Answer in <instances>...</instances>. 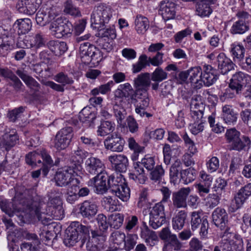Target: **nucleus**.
Instances as JSON below:
<instances>
[{
	"mask_svg": "<svg viewBox=\"0 0 251 251\" xmlns=\"http://www.w3.org/2000/svg\"><path fill=\"white\" fill-rule=\"evenodd\" d=\"M18 219L20 224L39 221L45 226H50V229L52 227L55 228V226L50 225L52 223L51 221L53 219L50 214L40 212V208L39 205L33 203L28 205L24 215L18 216ZM57 227L60 228V226L56 227V228Z\"/></svg>",
	"mask_w": 251,
	"mask_h": 251,
	"instance_id": "1",
	"label": "nucleus"
},
{
	"mask_svg": "<svg viewBox=\"0 0 251 251\" xmlns=\"http://www.w3.org/2000/svg\"><path fill=\"white\" fill-rule=\"evenodd\" d=\"M2 221L7 230L8 235H36L34 234H30L27 231L24 230L23 229H18L10 218L4 217L2 218Z\"/></svg>",
	"mask_w": 251,
	"mask_h": 251,
	"instance_id": "28",
	"label": "nucleus"
},
{
	"mask_svg": "<svg viewBox=\"0 0 251 251\" xmlns=\"http://www.w3.org/2000/svg\"><path fill=\"white\" fill-rule=\"evenodd\" d=\"M162 240L165 242L163 251H172L178 250L181 247V244L176 238V236H160Z\"/></svg>",
	"mask_w": 251,
	"mask_h": 251,
	"instance_id": "34",
	"label": "nucleus"
},
{
	"mask_svg": "<svg viewBox=\"0 0 251 251\" xmlns=\"http://www.w3.org/2000/svg\"><path fill=\"white\" fill-rule=\"evenodd\" d=\"M148 89H135L134 94L132 96L131 99L137 103L135 111L137 114L141 117L150 118L152 115L146 111L149 106L150 99L149 98Z\"/></svg>",
	"mask_w": 251,
	"mask_h": 251,
	"instance_id": "4",
	"label": "nucleus"
},
{
	"mask_svg": "<svg viewBox=\"0 0 251 251\" xmlns=\"http://www.w3.org/2000/svg\"><path fill=\"white\" fill-rule=\"evenodd\" d=\"M149 223L152 228L155 229L161 226L166 221L164 206L162 202L156 203L150 208Z\"/></svg>",
	"mask_w": 251,
	"mask_h": 251,
	"instance_id": "8",
	"label": "nucleus"
},
{
	"mask_svg": "<svg viewBox=\"0 0 251 251\" xmlns=\"http://www.w3.org/2000/svg\"><path fill=\"white\" fill-rule=\"evenodd\" d=\"M54 79L55 81L62 84L63 86L68 85H70L74 83V80L72 77L63 72H60L54 76Z\"/></svg>",
	"mask_w": 251,
	"mask_h": 251,
	"instance_id": "58",
	"label": "nucleus"
},
{
	"mask_svg": "<svg viewBox=\"0 0 251 251\" xmlns=\"http://www.w3.org/2000/svg\"><path fill=\"white\" fill-rule=\"evenodd\" d=\"M238 20L234 22L230 29L233 34H242L249 30L251 15L246 11L239 10L236 14Z\"/></svg>",
	"mask_w": 251,
	"mask_h": 251,
	"instance_id": "7",
	"label": "nucleus"
},
{
	"mask_svg": "<svg viewBox=\"0 0 251 251\" xmlns=\"http://www.w3.org/2000/svg\"><path fill=\"white\" fill-rule=\"evenodd\" d=\"M30 237L32 242L30 243L23 244L21 247L22 251H40L41 243L38 236H30Z\"/></svg>",
	"mask_w": 251,
	"mask_h": 251,
	"instance_id": "48",
	"label": "nucleus"
},
{
	"mask_svg": "<svg viewBox=\"0 0 251 251\" xmlns=\"http://www.w3.org/2000/svg\"><path fill=\"white\" fill-rule=\"evenodd\" d=\"M239 241L238 249L236 251H244L242 240ZM235 242L233 240L230 239L229 238L223 239L219 245L214 248V251H221V250L222 251H235Z\"/></svg>",
	"mask_w": 251,
	"mask_h": 251,
	"instance_id": "25",
	"label": "nucleus"
},
{
	"mask_svg": "<svg viewBox=\"0 0 251 251\" xmlns=\"http://www.w3.org/2000/svg\"><path fill=\"white\" fill-rule=\"evenodd\" d=\"M108 176L106 172L102 173L90 179L88 182V185L95 188L94 191L97 194H103L109 189L108 186Z\"/></svg>",
	"mask_w": 251,
	"mask_h": 251,
	"instance_id": "10",
	"label": "nucleus"
},
{
	"mask_svg": "<svg viewBox=\"0 0 251 251\" xmlns=\"http://www.w3.org/2000/svg\"><path fill=\"white\" fill-rule=\"evenodd\" d=\"M212 216L214 224L217 227H220L221 230H224L228 218L226 210L223 208L218 207L213 212Z\"/></svg>",
	"mask_w": 251,
	"mask_h": 251,
	"instance_id": "24",
	"label": "nucleus"
},
{
	"mask_svg": "<svg viewBox=\"0 0 251 251\" xmlns=\"http://www.w3.org/2000/svg\"><path fill=\"white\" fill-rule=\"evenodd\" d=\"M98 30H99V36L102 38L105 37L111 40H113L116 37V30L114 26L109 28H102V27H101L98 29Z\"/></svg>",
	"mask_w": 251,
	"mask_h": 251,
	"instance_id": "59",
	"label": "nucleus"
},
{
	"mask_svg": "<svg viewBox=\"0 0 251 251\" xmlns=\"http://www.w3.org/2000/svg\"><path fill=\"white\" fill-rule=\"evenodd\" d=\"M150 171V177L151 180L158 183L162 181L165 175V171L161 165H156Z\"/></svg>",
	"mask_w": 251,
	"mask_h": 251,
	"instance_id": "50",
	"label": "nucleus"
},
{
	"mask_svg": "<svg viewBox=\"0 0 251 251\" xmlns=\"http://www.w3.org/2000/svg\"><path fill=\"white\" fill-rule=\"evenodd\" d=\"M85 168L87 172L92 175H98L105 172L104 165L99 158L90 157L85 161Z\"/></svg>",
	"mask_w": 251,
	"mask_h": 251,
	"instance_id": "17",
	"label": "nucleus"
},
{
	"mask_svg": "<svg viewBox=\"0 0 251 251\" xmlns=\"http://www.w3.org/2000/svg\"><path fill=\"white\" fill-rule=\"evenodd\" d=\"M117 188L118 190L112 191L110 192L123 201H127L130 198V189L126 184H125Z\"/></svg>",
	"mask_w": 251,
	"mask_h": 251,
	"instance_id": "47",
	"label": "nucleus"
},
{
	"mask_svg": "<svg viewBox=\"0 0 251 251\" xmlns=\"http://www.w3.org/2000/svg\"><path fill=\"white\" fill-rule=\"evenodd\" d=\"M196 14L201 18L208 17L212 12V10L208 4L205 3L201 0H196Z\"/></svg>",
	"mask_w": 251,
	"mask_h": 251,
	"instance_id": "40",
	"label": "nucleus"
},
{
	"mask_svg": "<svg viewBox=\"0 0 251 251\" xmlns=\"http://www.w3.org/2000/svg\"><path fill=\"white\" fill-rule=\"evenodd\" d=\"M182 163L178 159L176 160L170 168V178L171 183L174 184L177 183L179 180V175L181 176L182 171Z\"/></svg>",
	"mask_w": 251,
	"mask_h": 251,
	"instance_id": "37",
	"label": "nucleus"
},
{
	"mask_svg": "<svg viewBox=\"0 0 251 251\" xmlns=\"http://www.w3.org/2000/svg\"><path fill=\"white\" fill-rule=\"evenodd\" d=\"M182 139L184 141L185 146L187 148L190 154L194 155L197 151V149L194 141L185 133L182 136Z\"/></svg>",
	"mask_w": 251,
	"mask_h": 251,
	"instance_id": "61",
	"label": "nucleus"
},
{
	"mask_svg": "<svg viewBox=\"0 0 251 251\" xmlns=\"http://www.w3.org/2000/svg\"><path fill=\"white\" fill-rule=\"evenodd\" d=\"M226 142L229 144L230 151L241 152L245 151L247 148H250L251 141L250 138L242 135L235 128L227 129L225 134Z\"/></svg>",
	"mask_w": 251,
	"mask_h": 251,
	"instance_id": "2",
	"label": "nucleus"
},
{
	"mask_svg": "<svg viewBox=\"0 0 251 251\" xmlns=\"http://www.w3.org/2000/svg\"><path fill=\"white\" fill-rule=\"evenodd\" d=\"M25 162L27 164L34 167L37 165V164H41L40 152L37 151H32L29 152L25 156Z\"/></svg>",
	"mask_w": 251,
	"mask_h": 251,
	"instance_id": "53",
	"label": "nucleus"
},
{
	"mask_svg": "<svg viewBox=\"0 0 251 251\" xmlns=\"http://www.w3.org/2000/svg\"><path fill=\"white\" fill-rule=\"evenodd\" d=\"M47 46L50 50L57 56H61L68 50L66 43L59 41H50L48 43Z\"/></svg>",
	"mask_w": 251,
	"mask_h": 251,
	"instance_id": "30",
	"label": "nucleus"
},
{
	"mask_svg": "<svg viewBox=\"0 0 251 251\" xmlns=\"http://www.w3.org/2000/svg\"><path fill=\"white\" fill-rule=\"evenodd\" d=\"M125 102L119 100L113 101V112L116 118L117 123L120 126H124V121L126 116L127 112L123 106Z\"/></svg>",
	"mask_w": 251,
	"mask_h": 251,
	"instance_id": "23",
	"label": "nucleus"
},
{
	"mask_svg": "<svg viewBox=\"0 0 251 251\" xmlns=\"http://www.w3.org/2000/svg\"><path fill=\"white\" fill-rule=\"evenodd\" d=\"M149 21L147 18L138 15L135 20V29L139 34H144L149 27Z\"/></svg>",
	"mask_w": 251,
	"mask_h": 251,
	"instance_id": "41",
	"label": "nucleus"
},
{
	"mask_svg": "<svg viewBox=\"0 0 251 251\" xmlns=\"http://www.w3.org/2000/svg\"><path fill=\"white\" fill-rule=\"evenodd\" d=\"M18 140V136L16 132L12 131L9 133H5L2 135L0 145L5 150H8L14 146Z\"/></svg>",
	"mask_w": 251,
	"mask_h": 251,
	"instance_id": "35",
	"label": "nucleus"
},
{
	"mask_svg": "<svg viewBox=\"0 0 251 251\" xmlns=\"http://www.w3.org/2000/svg\"><path fill=\"white\" fill-rule=\"evenodd\" d=\"M71 171L68 172L66 168L58 170L55 176L54 179L56 184L60 187H64L68 185L71 182H77L76 178H74L71 176Z\"/></svg>",
	"mask_w": 251,
	"mask_h": 251,
	"instance_id": "21",
	"label": "nucleus"
},
{
	"mask_svg": "<svg viewBox=\"0 0 251 251\" xmlns=\"http://www.w3.org/2000/svg\"><path fill=\"white\" fill-rule=\"evenodd\" d=\"M108 160L117 172L125 173L128 167V160L123 154H115L108 157Z\"/></svg>",
	"mask_w": 251,
	"mask_h": 251,
	"instance_id": "16",
	"label": "nucleus"
},
{
	"mask_svg": "<svg viewBox=\"0 0 251 251\" xmlns=\"http://www.w3.org/2000/svg\"><path fill=\"white\" fill-rule=\"evenodd\" d=\"M236 95L235 90L232 89L228 86V88L219 93V99L220 101L222 102H227L235 98Z\"/></svg>",
	"mask_w": 251,
	"mask_h": 251,
	"instance_id": "57",
	"label": "nucleus"
},
{
	"mask_svg": "<svg viewBox=\"0 0 251 251\" xmlns=\"http://www.w3.org/2000/svg\"><path fill=\"white\" fill-rule=\"evenodd\" d=\"M251 196V183L242 187L234 195V201L235 205L232 208L231 212H234L240 208L246 201Z\"/></svg>",
	"mask_w": 251,
	"mask_h": 251,
	"instance_id": "13",
	"label": "nucleus"
},
{
	"mask_svg": "<svg viewBox=\"0 0 251 251\" xmlns=\"http://www.w3.org/2000/svg\"><path fill=\"white\" fill-rule=\"evenodd\" d=\"M125 141L120 135L112 134L106 137L104 141L105 149L114 152L123 151Z\"/></svg>",
	"mask_w": 251,
	"mask_h": 251,
	"instance_id": "14",
	"label": "nucleus"
},
{
	"mask_svg": "<svg viewBox=\"0 0 251 251\" xmlns=\"http://www.w3.org/2000/svg\"><path fill=\"white\" fill-rule=\"evenodd\" d=\"M123 177V176L121 174L116 177L112 175L108 176V186L110 192L117 190V188L126 184L125 179Z\"/></svg>",
	"mask_w": 251,
	"mask_h": 251,
	"instance_id": "44",
	"label": "nucleus"
},
{
	"mask_svg": "<svg viewBox=\"0 0 251 251\" xmlns=\"http://www.w3.org/2000/svg\"><path fill=\"white\" fill-rule=\"evenodd\" d=\"M112 17V10L110 6L104 3L95 6L91 16V26L99 29L108 24Z\"/></svg>",
	"mask_w": 251,
	"mask_h": 251,
	"instance_id": "3",
	"label": "nucleus"
},
{
	"mask_svg": "<svg viewBox=\"0 0 251 251\" xmlns=\"http://www.w3.org/2000/svg\"><path fill=\"white\" fill-rule=\"evenodd\" d=\"M49 30L52 36L57 38H61L72 33L73 25L66 19L56 17L51 22Z\"/></svg>",
	"mask_w": 251,
	"mask_h": 251,
	"instance_id": "5",
	"label": "nucleus"
},
{
	"mask_svg": "<svg viewBox=\"0 0 251 251\" xmlns=\"http://www.w3.org/2000/svg\"><path fill=\"white\" fill-rule=\"evenodd\" d=\"M168 74L162 68L158 67L151 75V79L155 82H160L167 78Z\"/></svg>",
	"mask_w": 251,
	"mask_h": 251,
	"instance_id": "56",
	"label": "nucleus"
},
{
	"mask_svg": "<svg viewBox=\"0 0 251 251\" xmlns=\"http://www.w3.org/2000/svg\"><path fill=\"white\" fill-rule=\"evenodd\" d=\"M64 12L75 17L81 16L79 8L74 4L72 0H66L64 3Z\"/></svg>",
	"mask_w": 251,
	"mask_h": 251,
	"instance_id": "49",
	"label": "nucleus"
},
{
	"mask_svg": "<svg viewBox=\"0 0 251 251\" xmlns=\"http://www.w3.org/2000/svg\"><path fill=\"white\" fill-rule=\"evenodd\" d=\"M151 85V75L149 73L139 75L134 80V86L135 89H148Z\"/></svg>",
	"mask_w": 251,
	"mask_h": 251,
	"instance_id": "33",
	"label": "nucleus"
},
{
	"mask_svg": "<svg viewBox=\"0 0 251 251\" xmlns=\"http://www.w3.org/2000/svg\"><path fill=\"white\" fill-rule=\"evenodd\" d=\"M135 173H129V178L137 183L144 184L148 179L147 175L145 173L143 168H140L138 164H133Z\"/></svg>",
	"mask_w": 251,
	"mask_h": 251,
	"instance_id": "36",
	"label": "nucleus"
},
{
	"mask_svg": "<svg viewBox=\"0 0 251 251\" xmlns=\"http://www.w3.org/2000/svg\"><path fill=\"white\" fill-rule=\"evenodd\" d=\"M54 147L58 150H64L66 149L70 144L69 141L66 140L65 138L56 134L54 139Z\"/></svg>",
	"mask_w": 251,
	"mask_h": 251,
	"instance_id": "63",
	"label": "nucleus"
},
{
	"mask_svg": "<svg viewBox=\"0 0 251 251\" xmlns=\"http://www.w3.org/2000/svg\"><path fill=\"white\" fill-rule=\"evenodd\" d=\"M229 51L233 61L239 65L244 60L245 49L242 45L234 43L230 45Z\"/></svg>",
	"mask_w": 251,
	"mask_h": 251,
	"instance_id": "29",
	"label": "nucleus"
},
{
	"mask_svg": "<svg viewBox=\"0 0 251 251\" xmlns=\"http://www.w3.org/2000/svg\"><path fill=\"white\" fill-rule=\"evenodd\" d=\"M148 56L146 54L141 55L136 63L132 65V72L137 73L147 66H150L148 63Z\"/></svg>",
	"mask_w": 251,
	"mask_h": 251,
	"instance_id": "55",
	"label": "nucleus"
},
{
	"mask_svg": "<svg viewBox=\"0 0 251 251\" xmlns=\"http://www.w3.org/2000/svg\"><path fill=\"white\" fill-rule=\"evenodd\" d=\"M16 73L30 88L35 90H38L39 88V83L33 77L28 75L25 71L18 69L16 71Z\"/></svg>",
	"mask_w": 251,
	"mask_h": 251,
	"instance_id": "42",
	"label": "nucleus"
},
{
	"mask_svg": "<svg viewBox=\"0 0 251 251\" xmlns=\"http://www.w3.org/2000/svg\"><path fill=\"white\" fill-rule=\"evenodd\" d=\"M159 12L164 20L173 19L176 14V4L169 0L162 1L160 4Z\"/></svg>",
	"mask_w": 251,
	"mask_h": 251,
	"instance_id": "19",
	"label": "nucleus"
},
{
	"mask_svg": "<svg viewBox=\"0 0 251 251\" xmlns=\"http://www.w3.org/2000/svg\"><path fill=\"white\" fill-rule=\"evenodd\" d=\"M40 155L41 158L43 159V162L41 163L43 165L42 168V173L44 176H46L50 168L53 166V161L50 155L45 149L40 151Z\"/></svg>",
	"mask_w": 251,
	"mask_h": 251,
	"instance_id": "38",
	"label": "nucleus"
},
{
	"mask_svg": "<svg viewBox=\"0 0 251 251\" xmlns=\"http://www.w3.org/2000/svg\"><path fill=\"white\" fill-rule=\"evenodd\" d=\"M109 220L111 226L117 229L122 226L124 221V216L120 213L112 214Z\"/></svg>",
	"mask_w": 251,
	"mask_h": 251,
	"instance_id": "64",
	"label": "nucleus"
},
{
	"mask_svg": "<svg viewBox=\"0 0 251 251\" xmlns=\"http://www.w3.org/2000/svg\"><path fill=\"white\" fill-rule=\"evenodd\" d=\"M132 91L133 88L129 83L121 84L115 92L114 99L125 102L124 98H128Z\"/></svg>",
	"mask_w": 251,
	"mask_h": 251,
	"instance_id": "31",
	"label": "nucleus"
},
{
	"mask_svg": "<svg viewBox=\"0 0 251 251\" xmlns=\"http://www.w3.org/2000/svg\"><path fill=\"white\" fill-rule=\"evenodd\" d=\"M189 79L192 83L195 84L197 89H200L202 86L201 81L202 70L200 67H191L188 70Z\"/></svg>",
	"mask_w": 251,
	"mask_h": 251,
	"instance_id": "32",
	"label": "nucleus"
},
{
	"mask_svg": "<svg viewBox=\"0 0 251 251\" xmlns=\"http://www.w3.org/2000/svg\"><path fill=\"white\" fill-rule=\"evenodd\" d=\"M99 235L97 231L90 226L83 225L78 222H73L65 230L67 235Z\"/></svg>",
	"mask_w": 251,
	"mask_h": 251,
	"instance_id": "11",
	"label": "nucleus"
},
{
	"mask_svg": "<svg viewBox=\"0 0 251 251\" xmlns=\"http://www.w3.org/2000/svg\"><path fill=\"white\" fill-rule=\"evenodd\" d=\"M14 25L18 28L19 34H25L31 28V21L28 18L18 19L15 23Z\"/></svg>",
	"mask_w": 251,
	"mask_h": 251,
	"instance_id": "43",
	"label": "nucleus"
},
{
	"mask_svg": "<svg viewBox=\"0 0 251 251\" xmlns=\"http://www.w3.org/2000/svg\"><path fill=\"white\" fill-rule=\"evenodd\" d=\"M42 0H20L16 4L18 11L23 14L31 15L42 3Z\"/></svg>",
	"mask_w": 251,
	"mask_h": 251,
	"instance_id": "15",
	"label": "nucleus"
},
{
	"mask_svg": "<svg viewBox=\"0 0 251 251\" xmlns=\"http://www.w3.org/2000/svg\"><path fill=\"white\" fill-rule=\"evenodd\" d=\"M187 217V213L184 210H180L176 213L172 220L173 228L178 230L181 229L184 225Z\"/></svg>",
	"mask_w": 251,
	"mask_h": 251,
	"instance_id": "39",
	"label": "nucleus"
},
{
	"mask_svg": "<svg viewBox=\"0 0 251 251\" xmlns=\"http://www.w3.org/2000/svg\"><path fill=\"white\" fill-rule=\"evenodd\" d=\"M218 78L216 69L210 65H204L201 79L202 84L206 86H210L216 82Z\"/></svg>",
	"mask_w": 251,
	"mask_h": 251,
	"instance_id": "20",
	"label": "nucleus"
},
{
	"mask_svg": "<svg viewBox=\"0 0 251 251\" xmlns=\"http://www.w3.org/2000/svg\"><path fill=\"white\" fill-rule=\"evenodd\" d=\"M98 207L94 202L85 201L79 208V213L83 217L90 218L96 214Z\"/></svg>",
	"mask_w": 251,
	"mask_h": 251,
	"instance_id": "27",
	"label": "nucleus"
},
{
	"mask_svg": "<svg viewBox=\"0 0 251 251\" xmlns=\"http://www.w3.org/2000/svg\"><path fill=\"white\" fill-rule=\"evenodd\" d=\"M49 201L48 205L50 208L57 206H62V201L60 198V194L56 191H51L48 195Z\"/></svg>",
	"mask_w": 251,
	"mask_h": 251,
	"instance_id": "46",
	"label": "nucleus"
},
{
	"mask_svg": "<svg viewBox=\"0 0 251 251\" xmlns=\"http://www.w3.org/2000/svg\"><path fill=\"white\" fill-rule=\"evenodd\" d=\"M127 142L129 148L133 151L131 158L133 161L136 160L138 158L139 153L144 152L145 148L139 145L133 137L128 138Z\"/></svg>",
	"mask_w": 251,
	"mask_h": 251,
	"instance_id": "45",
	"label": "nucleus"
},
{
	"mask_svg": "<svg viewBox=\"0 0 251 251\" xmlns=\"http://www.w3.org/2000/svg\"><path fill=\"white\" fill-rule=\"evenodd\" d=\"M99 54V50L89 42H84L80 45L79 55L82 62L84 64L96 61Z\"/></svg>",
	"mask_w": 251,
	"mask_h": 251,
	"instance_id": "9",
	"label": "nucleus"
},
{
	"mask_svg": "<svg viewBox=\"0 0 251 251\" xmlns=\"http://www.w3.org/2000/svg\"><path fill=\"white\" fill-rule=\"evenodd\" d=\"M218 68L221 73L226 75L229 72L234 70L235 64L229 58L226 56L224 53H220L217 57Z\"/></svg>",
	"mask_w": 251,
	"mask_h": 251,
	"instance_id": "22",
	"label": "nucleus"
},
{
	"mask_svg": "<svg viewBox=\"0 0 251 251\" xmlns=\"http://www.w3.org/2000/svg\"><path fill=\"white\" fill-rule=\"evenodd\" d=\"M133 164H138L140 168H143L144 167L148 171H150L154 168L155 161L154 157L147 155L141 159V161L137 162Z\"/></svg>",
	"mask_w": 251,
	"mask_h": 251,
	"instance_id": "52",
	"label": "nucleus"
},
{
	"mask_svg": "<svg viewBox=\"0 0 251 251\" xmlns=\"http://www.w3.org/2000/svg\"><path fill=\"white\" fill-rule=\"evenodd\" d=\"M205 205L212 209L216 207L220 202V198L218 194H210L206 199Z\"/></svg>",
	"mask_w": 251,
	"mask_h": 251,
	"instance_id": "62",
	"label": "nucleus"
},
{
	"mask_svg": "<svg viewBox=\"0 0 251 251\" xmlns=\"http://www.w3.org/2000/svg\"><path fill=\"white\" fill-rule=\"evenodd\" d=\"M52 1H48L45 6L36 13V21L38 25L43 26L53 20L58 15L57 8L52 4Z\"/></svg>",
	"mask_w": 251,
	"mask_h": 251,
	"instance_id": "6",
	"label": "nucleus"
},
{
	"mask_svg": "<svg viewBox=\"0 0 251 251\" xmlns=\"http://www.w3.org/2000/svg\"><path fill=\"white\" fill-rule=\"evenodd\" d=\"M237 115L231 105L225 104L223 106L221 116L226 123L234 124L237 121Z\"/></svg>",
	"mask_w": 251,
	"mask_h": 251,
	"instance_id": "26",
	"label": "nucleus"
},
{
	"mask_svg": "<svg viewBox=\"0 0 251 251\" xmlns=\"http://www.w3.org/2000/svg\"><path fill=\"white\" fill-rule=\"evenodd\" d=\"M79 117L80 121L84 122H93L96 116L94 112L91 111L89 107H84L79 113Z\"/></svg>",
	"mask_w": 251,
	"mask_h": 251,
	"instance_id": "60",
	"label": "nucleus"
},
{
	"mask_svg": "<svg viewBox=\"0 0 251 251\" xmlns=\"http://www.w3.org/2000/svg\"><path fill=\"white\" fill-rule=\"evenodd\" d=\"M115 129V124L112 122L105 121L102 122L98 130V134L101 136L112 132Z\"/></svg>",
	"mask_w": 251,
	"mask_h": 251,
	"instance_id": "54",
	"label": "nucleus"
},
{
	"mask_svg": "<svg viewBox=\"0 0 251 251\" xmlns=\"http://www.w3.org/2000/svg\"><path fill=\"white\" fill-rule=\"evenodd\" d=\"M190 192L189 187L183 188L172 195L173 205L176 208H185L187 206L186 199Z\"/></svg>",
	"mask_w": 251,
	"mask_h": 251,
	"instance_id": "18",
	"label": "nucleus"
},
{
	"mask_svg": "<svg viewBox=\"0 0 251 251\" xmlns=\"http://www.w3.org/2000/svg\"><path fill=\"white\" fill-rule=\"evenodd\" d=\"M250 80V76L242 72H238L232 75L228 86L235 90L237 95H240L242 93L244 86Z\"/></svg>",
	"mask_w": 251,
	"mask_h": 251,
	"instance_id": "12",
	"label": "nucleus"
},
{
	"mask_svg": "<svg viewBox=\"0 0 251 251\" xmlns=\"http://www.w3.org/2000/svg\"><path fill=\"white\" fill-rule=\"evenodd\" d=\"M196 177V171L192 168H189L185 170H183L181 172L180 178L185 184L193 181Z\"/></svg>",
	"mask_w": 251,
	"mask_h": 251,
	"instance_id": "51",
	"label": "nucleus"
}]
</instances>
